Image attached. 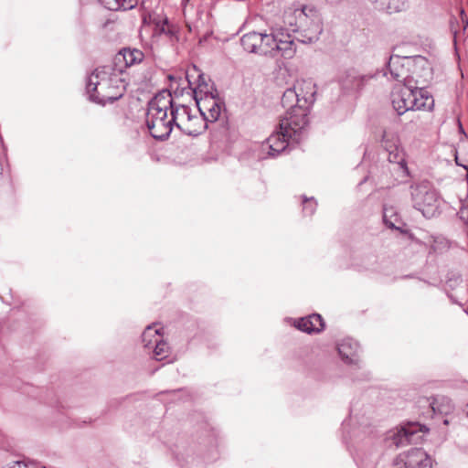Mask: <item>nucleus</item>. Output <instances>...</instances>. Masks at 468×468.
<instances>
[{
    "instance_id": "1",
    "label": "nucleus",
    "mask_w": 468,
    "mask_h": 468,
    "mask_svg": "<svg viewBox=\"0 0 468 468\" xmlns=\"http://www.w3.org/2000/svg\"><path fill=\"white\" fill-rule=\"evenodd\" d=\"M298 97V107L287 118H282L279 130L273 132L262 145L269 156L275 157L284 152L291 144L299 143L308 125V112L315 101V84L311 80L296 81L293 86Z\"/></svg>"
},
{
    "instance_id": "2",
    "label": "nucleus",
    "mask_w": 468,
    "mask_h": 468,
    "mask_svg": "<svg viewBox=\"0 0 468 468\" xmlns=\"http://www.w3.org/2000/svg\"><path fill=\"white\" fill-rule=\"evenodd\" d=\"M114 71L116 70L111 66H103L90 74L87 82V92L92 101L105 105L122 97L124 84Z\"/></svg>"
},
{
    "instance_id": "3",
    "label": "nucleus",
    "mask_w": 468,
    "mask_h": 468,
    "mask_svg": "<svg viewBox=\"0 0 468 468\" xmlns=\"http://www.w3.org/2000/svg\"><path fill=\"white\" fill-rule=\"evenodd\" d=\"M388 70L390 79L403 83L425 85L431 79V68L423 57H399L393 55L388 62Z\"/></svg>"
},
{
    "instance_id": "4",
    "label": "nucleus",
    "mask_w": 468,
    "mask_h": 468,
    "mask_svg": "<svg viewBox=\"0 0 468 468\" xmlns=\"http://www.w3.org/2000/svg\"><path fill=\"white\" fill-rule=\"evenodd\" d=\"M169 106H172V95L167 91L156 94L148 102L146 125L151 135L155 139H166L173 130L171 115L167 114Z\"/></svg>"
},
{
    "instance_id": "5",
    "label": "nucleus",
    "mask_w": 468,
    "mask_h": 468,
    "mask_svg": "<svg viewBox=\"0 0 468 468\" xmlns=\"http://www.w3.org/2000/svg\"><path fill=\"white\" fill-rule=\"evenodd\" d=\"M391 102L399 115L410 111H431L434 107L432 96L413 83L394 88L391 93Z\"/></svg>"
},
{
    "instance_id": "6",
    "label": "nucleus",
    "mask_w": 468,
    "mask_h": 468,
    "mask_svg": "<svg viewBox=\"0 0 468 468\" xmlns=\"http://www.w3.org/2000/svg\"><path fill=\"white\" fill-rule=\"evenodd\" d=\"M294 14L300 23L299 29H292L296 41L303 44H310L317 41L323 31V27L316 12L304 6L301 10H295Z\"/></svg>"
},
{
    "instance_id": "7",
    "label": "nucleus",
    "mask_w": 468,
    "mask_h": 468,
    "mask_svg": "<svg viewBox=\"0 0 468 468\" xmlns=\"http://www.w3.org/2000/svg\"><path fill=\"white\" fill-rule=\"evenodd\" d=\"M413 207L425 218L433 217L438 211L440 201L438 193L427 181L410 186Z\"/></svg>"
},
{
    "instance_id": "8",
    "label": "nucleus",
    "mask_w": 468,
    "mask_h": 468,
    "mask_svg": "<svg viewBox=\"0 0 468 468\" xmlns=\"http://www.w3.org/2000/svg\"><path fill=\"white\" fill-rule=\"evenodd\" d=\"M169 109L173 125H176L186 134L197 136L207 129L204 120L198 116L191 115L190 108L187 106H175L172 102V106H169Z\"/></svg>"
},
{
    "instance_id": "9",
    "label": "nucleus",
    "mask_w": 468,
    "mask_h": 468,
    "mask_svg": "<svg viewBox=\"0 0 468 468\" xmlns=\"http://www.w3.org/2000/svg\"><path fill=\"white\" fill-rule=\"evenodd\" d=\"M193 92L201 115L200 118L204 120V123L207 126V122L218 121L224 108L223 102L211 90H202V85L198 89H194Z\"/></svg>"
},
{
    "instance_id": "10",
    "label": "nucleus",
    "mask_w": 468,
    "mask_h": 468,
    "mask_svg": "<svg viewBox=\"0 0 468 468\" xmlns=\"http://www.w3.org/2000/svg\"><path fill=\"white\" fill-rule=\"evenodd\" d=\"M270 37L272 39V41H270V48L272 50L267 56L271 58L281 56L284 58H291L294 56L296 52L294 35L284 33L281 28L270 33Z\"/></svg>"
},
{
    "instance_id": "11",
    "label": "nucleus",
    "mask_w": 468,
    "mask_h": 468,
    "mask_svg": "<svg viewBox=\"0 0 468 468\" xmlns=\"http://www.w3.org/2000/svg\"><path fill=\"white\" fill-rule=\"evenodd\" d=\"M270 41H272L270 34L252 31L241 37L240 45L248 53L267 56L272 50L270 48Z\"/></svg>"
},
{
    "instance_id": "12",
    "label": "nucleus",
    "mask_w": 468,
    "mask_h": 468,
    "mask_svg": "<svg viewBox=\"0 0 468 468\" xmlns=\"http://www.w3.org/2000/svg\"><path fill=\"white\" fill-rule=\"evenodd\" d=\"M395 468H432L431 457L425 451L413 448L405 454H400L394 463Z\"/></svg>"
},
{
    "instance_id": "13",
    "label": "nucleus",
    "mask_w": 468,
    "mask_h": 468,
    "mask_svg": "<svg viewBox=\"0 0 468 468\" xmlns=\"http://www.w3.org/2000/svg\"><path fill=\"white\" fill-rule=\"evenodd\" d=\"M381 144L388 153V161L398 164L401 168L406 169V161L403 151L399 148L398 133L391 129H385L382 133Z\"/></svg>"
},
{
    "instance_id": "14",
    "label": "nucleus",
    "mask_w": 468,
    "mask_h": 468,
    "mask_svg": "<svg viewBox=\"0 0 468 468\" xmlns=\"http://www.w3.org/2000/svg\"><path fill=\"white\" fill-rule=\"evenodd\" d=\"M420 408L424 410L423 414L432 416L433 414H448L453 410L452 400L443 396L420 398L418 401Z\"/></svg>"
},
{
    "instance_id": "15",
    "label": "nucleus",
    "mask_w": 468,
    "mask_h": 468,
    "mask_svg": "<svg viewBox=\"0 0 468 468\" xmlns=\"http://www.w3.org/2000/svg\"><path fill=\"white\" fill-rule=\"evenodd\" d=\"M144 58V53L137 48H123L114 57V69L118 72H122L123 69L139 64Z\"/></svg>"
},
{
    "instance_id": "16",
    "label": "nucleus",
    "mask_w": 468,
    "mask_h": 468,
    "mask_svg": "<svg viewBox=\"0 0 468 468\" xmlns=\"http://www.w3.org/2000/svg\"><path fill=\"white\" fill-rule=\"evenodd\" d=\"M338 354L346 364H358L359 345L352 338L344 339L337 346Z\"/></svg>"
},
{
    "instance_id": "17",
    "label": "nucleus",
    "mask_w": 468,
    "mask_h": 468,
    "mask_svg": "<svg viewBox=\"0 0 468 468\" xmlns=\"http://www.w3.org/2000/svg\"><path fill=\"white\" fill-rule=\"evenodd\" d=\"M369 2L378 10L388 14L404 12L410 6L409 0H369Z\"/></svg>"
},
{
    "instance_id": "18",
    "label": "nucleus",
    "mask_w": 468,
    "mask_h": 468,
    "mask_svg": "<svg viewBox=\"0 0 468 468\" xmlns=\"http://www.w3.org/2000/svg\"><path fill=\"white\" fill-rule=\"evenodd\" d=\"M295 326L305 333H319L324 329V321L320 314H314L307 317L299 319Z\"/></svg>"
},
{
    "instance_id": "19",
    "label": "nucleus",
    "mask_w": 468,
    "mask_h": 468,
    "mask_svg": "<svg viewBox=\"0 0 468 468\" xmlns=\"http://www.w3.org/2000/svg\"><path fill=\"white\" fill-rule=\"evenodd\" d=\"M369 79L367 75H360L355 69H349L346 72V76L343 78L342 82L345 88L351 90L361 89L365 82Z\"/></svg>"
},
{
    "instance_id": "20",
    "label": "nucleus",
    "mask_w": 468,
    "mask_h": 468,
    "mask_svg": "<svg viewBox=\"0 0 468 468\" xmlns=\"http://www.w3.org/2000/svg\"><path fill=\"white\" fill-rule=\"evenodd\" d=\"M417 430L415 425H410L409 427H402L391 435L393 444L397 447L405 445L412 441V437L415 435Z\"/></svg>"
},
{
    "instance_id": "21",
    "label": "nucleus",
    "mask_w": 468,
    "mask_h": 468,
    "mask_svg": "<svg viewBox=\"0 0 468 468\" xmlns=\"http://www.w3.org/2000/svg\"><path fill=\"white\" fill-rule=\"evenodd\" d=\"M298 97L296 90L294 88L287 89L282 97V105L284 109H286V112L282 118H287L289 115H292L291 112H298V111H294L298 107Z\"/></svg>"
},
{
    "instance_id": "22",
    "label": "nucleus",
    "mask_w": 468,
    "mask_h": 468,
    "mask_svg": "<svg viewBox=\"0 0 468 468\" xmlns=\"http://www.w3.org/2000/svg\"><path fill=\"white\" fill-rule=\"evenodd\" d=\"M162 335L159 333V329L149 325L142 334V341L145 348L151 349L154 346V340L159 341Z\"/></svg>"
},
{
    "instance_id": "23",
    "label": "nucleus",
    "mask_w": 468,
    "mask_h": 468,
    "mask_svg": "<svg viewBox=\"0 0 468 468\" xmlns=\"http://www.w3.org/2000/svg\"><path fill=\"white\" fill-rule=\"evenodd\" d=\"M460 27H463V31L464 34L468 27V16L463 9L460 10V21L457 18H453L451 20V30L453 34L454 39H456L460 34Z\"/></svg>"
},
{
    "instance_id": "24",
    "label": "nucleus",
    "mask_w": 468,
    "mask_h": 468,
    "mask_svg": "<svg viewBox=\"0 0 468 468\" xmlns=\"http://www.w3.org/2000/svg\"><path fill=\"white\" fill-rule=\"evenodd\" d=\"M154 346L152 348H154V358L156 360H163L167 356L169 353L168 344L163 341L162 336L160 337L159 341L154 340Z\"/></svg>"
},
{
    "instance_id": "25",
    "label": "nucleus",
    "mask_w": 468,
    "mask_h": 468,
    "mask_svg": "<svg viewBox=\"0 0 468 468\" xmlns=\"http://www.w3.org/2000/svg\"><path fill=\"white\" fill-rule=\"evenodd\" d=\"M423 129V122L420 114H413L408 122L403 126V130L407 133H417Z\"/></svg>"
},
{
    "instance_id": "26",
    "label": "nucleus",
    "mask_w": 468,
    "mask_h": 468,
    "mask_svg": "<svg viewBox=\"0 0 468 468\" xmlns=\"http://www.w3.org/2000/svg\"><path fill=\"white\" fill-rule=\"evenodd\" d=\"M118 1L119 0H103L106 7L111 10H128L133 7V4H131V0H129L128 4H123Z\"/></svg>"
},
{
    "instance_id": "27",
    "label": "nucleus",
    "mask_w": 468,
    "mask_h": 468,
    "mask_svg": "<svg viewBox=\"0 0 468 468\" xmlns=\"http://www.w3.org/2000/svg\"><path fill=\"white\" fill-rule=\"evenodd\" d=\"M303 212L305 215H313L316 208V201L314 199V197H303Z\"/></svg>"
},
{
    "instance_id": "28",
    "label": "nucleus",
    "mask_w": 468,
    "mask_h": 468,
    "mask_svg": "<svg viewBox=\"0 0 468 468\" xmlns=\"http://www.w3.org/2000/svg\"><path fill=\"white\" fill-rule=\"evenodd\" d=\"M460 218L466 224H468V204L463 205L459 212Z\"/></svg>"
},
{
    "instance_id": "29",
    "label": "nucleus",
    "mask_w": 468,
    "mask_h": 468,
    "mask_svg": "<svg viewBox=\"0 0 468 468\" xmlns=\"http://www.w3.org/2000/svg\"><path fill=\"white\" fill-rule=\"evenodd\" d=\"M197 86L196 89H198L200 85H202V90H210L211 88H209L208 84L207 83L206 81V78L204 77L203 74H199L198 75V80H197Z\"/></svg>"
},
{
    "instance_id": "30",
    "label": "nucleus",
    "mask_w": 468,
    "mask_h": 468,
    "mask_svg": "<svg viewBox=\"0 0 468 468\" xmlns=\"http://www.w3.org/2000/svg\"><path fill=\"white\" fill-rule=\"evenodd\" d=\"M383 218H384V221H385V223H386V225H387V226H388V227H389V228H391V229L396 228V227L394 226V224H393L392 222H389V221L388 220V218H388V209H387V208H385V209H384V216H383Z\"/></svg>"
},
{
    "instance_id": "31",
    "label": "nucleus",
    "mask_w": 468,
    "mask_h": 468,
    "mask_svg": "<svg viewBox=\"0 0 468 468\" xmlns=\"http://www.w3.org/2000/svg\"><path fill=\"white\" fill-rule=\"evenodd\" d=\"M414 70L416 71V74H423V70L422 69H415L414 67H411L410 74H411V72L414 71Z\"/></svg>"
},
{
    "instance_id": "32",
    "label": "nucleus",
    "mask_w": 468,
    "mask_h": 468,
    "mask_svg": "<svg viewBox=\"0 0 468 468\" xmlns=\"http://www.w3.org/2000/svg\"><path fill=\"white\" fill-rule=\"evenodd\" d=\"M342 0H326L331 5H336L339 4Z\"/></svg>"
},
{
    "instance_id": "33",
    "label": "nucleus",
    "mask_w": 468,
    "mask_h": 468,
    "mask_svg": "<svg viewBox=\"0 0 468 468\" xmlns=\"http://www.w3.org/2000/svg\"><path fill=\"white\" fill-rule=\"evenodd\" d=\"M118 2H122L123 4H128L129 0H119ZM131 4H133V0H131Z\"/></svg>"
},
{
    "instance_id": "34",
    "label": "nucleus",
    "mask_w": 468,
    "mask_h": 468,
    "mask_svg": "<svg viewBox=\"0 0 468 468\" xmlns=\"http://www.w3.org/2000/svg\"><path fill=\"white\" fill-rule=\"evenodd\" d=\"M192 125H195L197 127V126H198V122H192Z\"/></svg>"
},
{
    "instance_id": "35",
    "label": "nucleus",
    "mask_w": 468,
    "mask_h": 468,
    "mask_svg": "<svg viewBox=\"0 0 468 468\" xmlns=\"http://www.w3.org/2000/svg\"><path fill=\"white\" fill-rule=\"evenodd\" d=\"M466 408H467V416H468V403H467V406H466Z\"/></svg>"
}]
</instances>
